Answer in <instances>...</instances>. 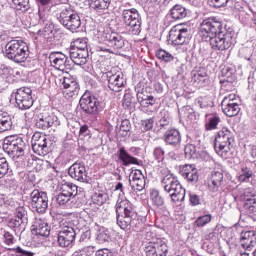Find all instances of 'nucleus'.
I'll return each mask as SVG.
<instances>
[{"label": "nucleus", "mask_w": 256, "mask_h": 256, "mask_svg": "<svg viewBox=\"0 0 256 256\" xmlns=\"http://www.w3.org/2000/svg\"><path fill=\"white\" fill-rule=\"evenodd\" d=\"M200 33L207 34L214 51H227L237 42V34L233 29L223 30V23L215 17L204 19L200 24Z\"/></svg>", "instance_id": "nucleus-1"}, {"label": "nucleus", "mask_w": 256, "mask_h": 256, "mask_svg": "<svg viewBox=\"0 0 256 256\" xmlns=\"http://www.w3.org/2000/svg\"><path fill=\"white\" fill-rule=\"evenodd\" d=\"M117 225L123 231H139L143 220L139 218L135 205L126 198H119L115 205Z\"/></svg>", "instance_id": "nucleus-2"}, {"label": "nucleus", "mask_w": 256, "mask_h": 256, "mask_svg": "<svg viewBox=\"0 0 256 256\" xmlns=\"http://www.w3.org/2000/svg\"><path fill=\"white\" fill-rule=\"evenodd\" d=\"M59 223L58 244L60 247H73L77 231H79V220L73 218H61L57 216Z\"/></svg>", "instance_id": "nucleus-3"}, {"label": "nucleus", "mask_w": 256, "mask_h": 256, "mask_svg": "<svg viewBox=\"0 0 256 256\" xmlns=\"http://www.w3.org/2000/svg\"><path fill=\"white\" fill-rule=\"evenodd\" d=\"M5 57L14 63H25L29 57V47L23 40L12 39L5 45Z\"/></svg>", "instance_id": "nucleus-4"}, {"label": "nucleus", "mask_w": 256, "mask_h": 256, "mask_svg": "<svg viewBox=\"0 0 256 256\" xmlns=\"http://www.w3.org/2000/svg\"><path fill=\"white\" fill-rule=\"evenodd\" d=\"M161 185L165 193H168L173 203L185 201V188H183L181 182H179L177 177H174L173 174H166L161 180Z\"/></svg>", "instance_id": "nucleus-5"}, {"label": "nucleus", "mask_w": 256, "mask_h": 256, "mask_svg": "<svg viewBox=\"0 0 256 256\" xmlns=\"http://www.w3.org/2000/svg\"><path fill=\"white\" fill-rule=\"evenodd\" d=\"M234 141L233 134L229 129L223 128L217 133L214 141V149L217 155H220L222 159H229L231 157V148Z\"/></svg>", "instance_id": "nucleus-6"}, {"label": "nucleus", "mask_w": 256, "mask_h": 256, "mask_svg": "<svg viewBox=\"0 0 256 256\" xmlns=\"http://www.w3.org/2000/svg\"><path fill=\"white\" fill-rule=\"evenodd\" d=\"M60 9L61 12L57 14L60 25H63L68 31L75 33L81 27V16H79V12L69 5Z\"/></svg>", "instance_id": "nucleus-7"}, {"label": "nucleus", "mask_w": 256, "mask_h": 256, "mask_svg": "<svg viewBox=\"0 0 256 256\" xmlns=\"http://www.w3.org/2000/svg\"><path fill=\"white\" fill-rule=\"evenodd\" d=\"M27 145L25 144V140L18 135H10L4 138L2 149L7 155L13 157L15 159H19V157H23L25 155V149Z\"/></svg>", "instance_id": "nucleus-8"}, {"label": "nucleus", "mask_w": 256, "mask_h": 256, "mask_svg": "<svg viewBox=\"0 0 256 256\" xmlns=\"http://www.w3.org/2000/svg\"><path fill=\"white\" fill-rule=\"evenodd\" d=\"M122 19L126 27H128L131 35H139L141 33V15L137 9H126L122 11Z\"/></svg>", "instance_id": "nucleus-9"}, {"label": "nucleus", "mask_w": 256, "mask_h": 256, "mask_svg": "<svg viewBox=\"0 0 256 256\" xmlns=\"http://www.w3.org/2000/svg\"><path fill=\"white\" fill-rule=\"evenodd\" d=\"M32 150L36 155L40 157H45V155H49L51 153V147L53 142L51 139L47 138L45 135H41V133L36 132L32 136L31 140Z\"/></svg>", "instance_id": "nucleus-10"}, {"label": "nucleus", "mask_w": 256, "mask_h": 256, "mask_svg": "<svg viewBox=\"0 0 256 256\" xmlns=\"http://www.w3.org/2000/svg\"><path fill=\"white\" fill-rule=\"evenodd\" d=\"M30 205L36 213L43 215L49 209V196L47 192L33 190L30 194Z\"/></svg>", "instance_id": "nucleus-11"}, {"label": "nucleus", "mask_w": 256, "mask_h": 256, "mask_svg": "<svg viewBox=\"0 0 256 256\" xmlns=\"http://www.w3.org/2000/svg\"><path fill=\"white\" fill-rule=\"evenodd\" d=\"M28 221L29 216L27 214V209H25L23 206H20L16 208L15 216L9 220L8 227L13 229L17 235L25 231V225L28 223Z\"/></svg>", "instance_id": "nucleus-12"}, {"label": "nucleus", "mask_w": 256, "mask_h": 256, "mask_svg": "<svg viewBox=\"0 0 256 256\" xmlns=\"http://www.w3.org/2000/svg\"><path fill=\"white\" fill-rule=\"evenodd\" d=\"M33 91L29 87H21L15 92V101L19 109L27 110L33 107Z\"/></svg>", "instance_id": "nucleus-13"}, {"label": "nucleus", "mask_w": 256, "mask_h": 256, "mask_svg": "<svg viewBox=\"0 0 256 256\" xmlns=\"http://www.w3.org/2000/svg\"><path fill=\"white\" fill-rule=\"evenodd\" d=\"M191 39L189 29L182 28L181 24L174 26L169 32V41L172 45H185Z\"/></svg>", "instance_id": "nucleus-14"}, {"label": "nucleus", "mask_w": 256, "mask_h": 256, "mask_svg": "<svg viewBox=\"0 0 256 256\" xmlns=\"http://www.w3.org/2000/svg\"><path fill=\"white\" fill-rule=\"evenodd\" d=\"M221 107L226 117H236L241 111V107H239V103H237V96L235 94L225 96L221 102Z\"/></svg>", "instance_id": "nucleus-15"}, {"label": "nucleus", "mask_w": 256, "mask_h": 256, "mask_svg": "<svg viewBox=\"0 0 256 256\" xmlns=\"http://www.w3.org/2000/svg\"><path fill=\"white\" fill-rule=\"evenodd\" d=\"M49 61L51 66L58 71H71V60L61 52H51Z\"/></svg>", "instance_id": "nucleus-16"}, {"label": "nucleus", "mask_w": 256, "mask_h": 256, "mask_svg": "<svg viewBox=\"0 0 256 256\" xmlns=\"http://www.w3.org/2000/svg\"><path fill=\"white\" fill-rule=\"evenodd\" d=\"M101 39L108 47H112V49H123L125 47V38L117 32L104 30Z\"/></svg>", "instance_id": "nucleus-17"}, {"label": "nucleus", "mask_w": 256, "mask_h": 256, "mask_svg": "<svg viewBox=\"0 0 256 256\" xmlns=\"http://www.w3.org/2000/svg\"><path fill=\"white\" fill-rule=\"evenodd\" d=\"M80 107L84 113H88L89 115H93L99 111V107L101 103L95 96H91L88 93H85L80 98Z\"/></svg>", "instance_id": "nucleus-18"}, {"label": "nucleus", "mask_w": 256, "mask_h": 256, "mask_svg": "<svg viewBox=\"0 0 256 256\" xmlns=\"http://www.w3.org/2000/svg\"><path fill=\"white\" fill-rule=\"evenodd\" d=\"M107 79L109 89L115 93H119V91L125 87V83H127L123 72H116L114 74L112 71L108 72Z\"/></svg>", "instance_id": "nucleus-19"}, {"label": "nucleus", "mask_w": 256, "mask_h": 256, "mask_svg": "<svg viewBox=\"0 0 256 256\" xmlns=\"http://www.w3.org/2000/svg\"><path fill=\"white\" fill-rule=\"evenodd\" d=\"M145 254L146 256H167L169 255V246L164 241L150 242L145 246Z\"/></svg>", "instance_id": "nucleus-20"}, {"label": "nucleus", "mask_w": 256, "mask_h": 256, "mask_svg": "<svg viewBox=\"0 0 256 256\" xmlns=\"http://www.w3.org/2000/svg\"><path fill=\"white\" fill-rule=\"evenodd\" d=\"M70 177L80 183H89V177L87 176V169L81 164H73L68 171Z\"/></svg>", "instance_id": "nucleus-21"}, {"label": "nucleus", "mask_w": 256, "mask_h": 256, "mask_svg": "<svg viewBox=\"0 0 256 256\" xmlns=\"http://www.w3.org/2000/svg\"><path fill=\"white\" fill-rule=\"evenodd\" d=\"M32 235H36L37 237H49L51 234V229L49 228V224L45 222V220L41 218H36L32 228Z\"/></svg>", "instance_id": "nucleus-22"}, {"label": "nucleus", "mask_w": 256, "mask_h": 256, "mask_svg": "<svg viewBox=\"0 0 256 256\" xmlns=\"http://www.w3.org/2000/svg\"><path fill=\"white\" fill-rule=\"evenodd\" d=\"M240 243L246 251H253L256 245V232L254 230L241 232Z\"/></svg>", "instance_id": "nucleus-23"}, {"label": "nucleus", "mask_w": 256, "mask_h": 256, "mask_svg": "<svg viewBox=\"0 0 256 256\" xmlns=\"http://www.w3.org/2000/svg\"><path fill=\"white\" fill-rule=\"evenodd\" d=\"M129 183L133 191H143V189H145V176L141 170H136L131 173Z\"/></svg>", "instance_id": "nucleus-24"}, {"label": "nucleus", "mask_w": 256, "mask_h": 256, "mask_svg": "<svg viewBox=\"0 0 256 256\" xmlns=\"http://www.w3.org/2000/svg\"><path fill=\"white\" fill-rule=\"evenodd\" d=\"M70 61L75 65H85L89 59V50H79L70 48Z\"/></svg>", "instance_id": "nucleus-25"}, {"label": "nucleus", "mask_w": 256, "mask_h": 256, "mask_svg": "<svg viewBox=\"0 0 256 256\" xmlns=\"http://www.w3.org/2000/svg\"><path fill=\"white\" fill-rule=\"evenodd\" d=\"M59 118L55 114L43 113L42 116L36 121L35 126L38 129H43V131L53 127L57 123Z\"/></svg>", "instance_id": "nucleus-26"}, {"label": "nucleus", "mask_w": 256, "mask_h": 256, "mask_svg": "<svg viewBox=\"0 0 256 256\" xmlns=\"http://www.w3.org/2000/svg\"><path fill=\"white\" fill-rule=\"evenodd\" d=\"M180 175L190 183H197L199 181V173L193 164L184 165L180 170Z\"/></svg>", "instance_id": "nucleus-27"}, {"label": "nucleus", "mask_w": 256, "mask_h": 256, "mask_svg": "<svg viewBox=\"0 0 256 256\" xmlns=\"http://www.w3.org/2000/svg\"><path fill=\"white\" fill-rule=\"evenodd\" d=\"M164 142L166 145H171V147H180L181 132L175 128L167 130L164 134Z\"/></svg>", "instance_id": "nucleus-28"}, {"label": "nucleus", "mask_w": 256, "mask_h": 256, "mask_svg": "<svg viewBox=\"0 0 256 256\" xmlns=\"http://www.w3.org/2000/svg\"><path fill=\"white\" fill-rule=\"evenodd\" d=\"M88 5L98 15H105L111 5V0H86Z\"/></svg>", "instance_id": "nucleus-29"}, {"label": "nucleus", "mask_w": 256, "mask_h": 256, "mask_svg": "<svg viewBox=\"0 0 256 256\" xmlns=\"http://www.w3.org/2000/svg\"><path fill=\"white\" fill-rule=\"evenodd\" d=\"M117 156L124 167H128V165H139V160L127 153V150L123 146L118 148Z\"/></svg>", "instance_id": "nucleus-30"}, {"label": "nucleus", "mask_w": 256, "mask_h": 256, "mask_svg": "<svg viewBox=\"0 0 256 256\" xmlns=\"http://www.w3.org/2000/svg\"><path fill=\"white\" fill-rule=\"evenodd\" d=\"M187 8L181 4H176L170 10V16L174 21H181V19H185L187 17Z\"/></svg>", "instance_id": "nucleus-31"}, {"label": "nucleus", "mask_w": 256, "mask_h": 256, "mask_svg": "<svg viewBox=\"0 0 256 256\" xmlns=\"http://www.w3.org/2000/svg\"><path fill=\"white\" fill-rule=\"evenodd\" d=\"M223 185V173L213 172L211 176V183L209 184V189L213 193L219 191V187Z\"/></svg>", "instance_id": "nucleus-32"}, {"label": "nucleus", "mask_w": 256, "mask_h": 256, "mask_svg": "<svg viewBox=\"0 0 256 256\" xmlns=\"http://www.w3.org/2000/svg\"><path fill=\"white\" fill-rule=\"evenodd\" d=\"M13 127V119L7 113L0 114V133L10 131Z\"/></svg>", "instance_id": "nucleus-33"}, {"label": "nucleus", "mask_w": 256, "mask_h": 256, "mask_svg": "<svg viewBox=\"0 0 256 256\" xmlns=\"http://www.w3.org/2000/svg\"><path fill=\"white\" fill-rule=\"evenodd\" d=\"M60 191L67 194L71 199H75V197H77L78 187H77V185H75L71 182H66L61 185Z\"/></svg>", "instance_id": "nucleus-34"}, {"label": "nucleus", "mask_w": 256, "mask_h": 256, "mask_svg": "<svg viewBox=\"0 0 256 256\" xmlns=\"http://www.w3.org/2000/svg\"><path fill=\"white\" fill-rule=\"evenodd\" d=\"M207 122L205 124L206 131H213V129H217V125L221 123V118L217 114H208L206 115Z\"/></svg>", "instance_id": "nucleus-35"}, {"label": "nucleus", "mask_w": 256, "mask_h": 256, "mask_svg": "<svg viewBox=\"0 0 256 256\" xmlns=\"http://www.w3.org/2000/svg\"><path fill=\"white\" fill-rule=\"evenodd\" d=\"M150 199H151L152 205H153V207H155V209H163V207L165 205V199L161 196V194H159V192L157 190H153L150 193Z\"/></svg>", "instance_id": "nucleus-36"}, {"label": "nucleus", "mask_w": 256, "mask_h": 256, "mask_svg": "<svg viewBox=\"0 0 256 256\" xmlns=\"http://www.w3.org/2000/svg\"><path fill=\"white\" fill-rule=\"evenodd\" d=\"M222 77H224V79L220 80L222 87H227V85H231V83L233 82V69L229 67H224L222 69Z\"/></svg>", "instance_id": "nucleus-37"}, {"label": "nucleus", "mask_w": 256, "mask_h": 256, "mask_svg": "<svg viewBox=\"0 0 256 256\" xmlns=\"http://www.w3.org/2000/svg\"><path fill=\"white\" fill-rule=\"evenodd\" d=\"M137 100H138V103H140L141 107H149V105L153 106V104L156 101L155 97L147 96L143 93L137 94Z\"/></svg>", "instance_id": "nucleus-38"}, {"label": "nucleus", "mask_w": 256, "mask_h": 256, "mask_svg": "<svg viewBox=\"0 0 256 256\" xmlns=\"http://www.w3.org/2000/svg\"><path fill=\"white\" fill-rule=\"evenodd\" d=\"M192 81L193 83H196V85L203 87V85H207V83H209V76H207V73L205 72H196L192 76Z\"/></svg>", "instance_id": "nucleus-39"}, {"label": "nucleus", "mask_w": 256, "mask_h": 256, "mask_svg": "<svg viewBox=\"0 0 256 256\" xmlns=\"http://www.w3.org/2000/svg\"><path fill=\"white\" fill-rule=\"evenodd\" d=\"M79 89V83L72 84L71 86L64 88L63 95L68 99H71V97H77V95H79Z\"/></svg>", "instance_id": "nucleus-40"}, {"label": "nucleus", "mask_w": 256, "mask_h": 256, "mask_svg": "<svg viewBox=\"0 0 256 256\" xmlns=\"http://www.w3.org/2000/svg\"><path fill=\"white\" fill-rule=\"evenodd\" d=\"M156 57L160 61H164V63H171V61L175 59V57H173L171 53L163 49H159L156 51Z\"/></svg>", "instance_id": "nucleus-41"}, {"label": "nucleus", "mask_w": 256, "mask_h": 256, "mask_svg": "<svg viewBox=\"0 0 256 256\" xmlns=\"http://www.w3.org/2000/svg\"><path fill=\"white\" fill-rule=\"evenodd\" d=\"M96 239L98 243H107L110 239L109 230L105 227H100L97 231Z\"/></svg>", "instance_id": "nucleus-42"}, {"label": "nucleus", "mask_w": 256, "mask_h": 256, "mask_svg": "<svg viewBox=\"0 0 256 256\" xmlns=\"http://www.w3.org/2000/svg\"><path fill=\"white\" fill-rule=\"evenodd\" d=\"M185 158L186 159H197V147L193 144H187L184 148Z\"/></svg>", "instance_id": "nucleus-43"}, {"label": "nucleus", "mask_w": 256, "mask_h": 256, "mask_svg": "<svg viewBox=\"0 0 256 256\" xmlns=\"http://www.w3.org/2000/svg\"><path fill=\"white\" fill-rule=\"evenodd\" d=\"M70 49H78L79 51H89L87 48V38H77L74 40Z\"/></svg>", "instance_id": "nucleus-44"}, {"label": "nucleus", "mask_w": 256, "mask_h": 256, "mask_svg": "<svg viewBox=\"0 0 256 256\" xmlns=\"http://www.w3.org/2000/svg\"><path fill=\"white\" fill-rule=\"evenodd\" d=\"M170 122L171 118H169V114L167 112H161V118L157 122V127H159V129H167Z\"/></svg>", "instance_id": "nucleus-45"}, {"label": "nucleus", "mask_w": 256, "mask_h": 256, "mask_svg": "<svg viewBox=\"0 0 256 256\" xmlns=\"http://www.w3.org/2000/svg\"><path fill=\"white\" fill-rule=\"evenodd\" d=\"M251 177H253V170H251V168H248V167H242L241 173L238 176V180L241 183H243L245 181H249V179H251Z\"/></svg>", "instance_id": "nucleus-46"}, {"label": "nucleus", "mask_w": 256, "mask_h": 256, "mask_svg": "<svg viewBox=\"0 0 256 256\" xmlns=\"http://www.w3.org/2000/svg\"><path fill=\"white\" fill-rule=\"evenodd\" d=\"M246 213H256V196H252L250 200L243 205Z\"/></svg>", "instance_id": "nucleus-47"}, {"label": "nucleus", "mask_w": 256, "mask_h": 256, "mask_svg": "<svg viewBox=\"0 0 256 256\" xmlns=\"http://www.w3.org/2000/svg\"><path fill=\"white\" fill-rule=\"evenodd\" d=\"M9 173V162L7 158L0 156V179H3L5 175Z\"/></svg>", "instance_id": "nucleus-48"}, {"label": "nucleus", "mask_w": 256, "mask_h": 256, "mask_svg": "<svg viewBox=\"0 0 256 256\" xmlns=\"http://www.w3.org/2000/svg\"><path fill=\"white\" fill-rule=\"evenodd\" d=\"M72 199L73 198H71V196H68L67 194H65V192H62L61 190L60 193L56 196V202L60 206L67 205V203H69Z\"/></svg>", "instance_id": "nucleus-49"}, {"label": "nucleus", "mask_w": 256, "mask_h": 256, "mask_svg": "<svg viewBox=\"0 0 256 256\" xmlns=\"http://www.w3.org/2000/svg\"><path fill=\"white\" fill-rule=\"evenodd\" d=\"M18 11H27L29 9V0H11Z\"/></svg>", "instance_id": "nucleus-50"}, {"label": "nucleus", "mask_w": 256, "mask_h": 256, "mask_svg": "<svg viewBox=\"0 0 256 256\" xmlns=\"http://www.w3.org/2000/svg\"><path fill=\"white\" fill-rule=\"evenodd\" d=\"M207 223H211V215L210 214L199 216L195 220L196 227H205V225H207Z\"/></svg>", "instance_id": "nucleus-51"}, {"label": "nucleus", "mask_w": 256, "mask_h": 256, "mask_svg": "<svg viewBox=\"0 0 256 256\" xmlns=\"http://www.w3.org/2000/svg\"><path fill=\"white\" fill-rule=\"evenodd\" d=\"M153 157L156 159V161H163L165 159V150L161 146H157L153 150Z\"/></svg>", "instance_id": "nucleus-52"}, {"label": "nucleus", "mask_w": 256, "mask_h": 256, "mask_svg": "<svg viewBox=\"0 0 256 256\" xmlns=\"http://www.w3.org/2000/svg\"><path fill=\"white\" fill-rule=\"evenodd\" d=\"M77 80L72 76H64L62 81L63 89H67V87H71L72 85L77 84Z\"/></svg>", "instance_id": "nucleus-53"}, {"label": "nucleus", "mask_w": 256, "mask_h": 256, "mask_svg": "<svg viewBox=\"0 0 256 256\" xmlns=\"http://www.w3.org/2000/svg\"><path fill=\"white\" fill-rule=\"evenodd\" d=\"M93 201L96 205H103L107 201V194L95 193L93 195Z\"/></svg>", "instance_id": "nucleus-54"}, {"label": "nucleus", "mask_w": 256, "mask_h": 256, "mask_svg": "<svg viewBox=\"0 0 256 256\" xmlns=\"http://www.w3.org/2000/svg\"><path fill=\"white\" fill-rule=\"evenodd\" d=\"M179 115H181V117H183L184 119H189V117H193V108H191L190 106H184L179 111Z\"/></svg>", "instance_id": "nucleus-55"}, {"label": "nucleus", "mask_w": 256, "mask_h": 256, "mask_svg": "<svg viewBox=\"0 0 256 256\" xmlns=\"http://www.w3.org/2000/svg\"><path fill=\"white\" fill-rule=\"evenodd\" d=\"M154 123H155V120L153 118H148L141 121V127L145 131H151V129H153Z\"/></svg>", "instance_id": "nucleus-56"}, {"label": "nucleus", "mask_w": 256, "mask_h": 256, "mask_svg": "<svg viewBox=\"0 0 256 256\" xmlns=\"http://www.w3.org/2000/svg\"><path fill=\"white\" fill-rule=\"evenodd\" d=\"M208 4L211 7H216V8H221V7H226L227 4L229 3V0H207Z\"/></svg>", "instance_id": "nucleus-57"}, {"label": "nucleus", "mask_w": 256, "mask_h": 256, "mask_svg": "<svg viewBox=\"0 0 256 256\" xmlns=\"http://www.w3.org/2000/svg\"><path fill=\"white\" fill-rule=\"evenodd\" d=\"M133 95H131V93H125L124 94V98H123V107H125L126 109H129V107H131V105H133Z\"/></svg>", "instance_id": "nucleus-58"}, {"label": "nucleus", "mask_w": 256, "mask_h": 256, "mask_svg": "<svg viewBox=\"0 0 256 256\" xmlns=\"http://www.w3.org/2000/svg\"><path fill=\"white\" fill-rule=\"evenodd\" d=\"M38 13L42 23L49 21V10L45 11V7H39Z\"/></svg>", "instance_id": "nucleus-59"}, {"label": "nucleus", "mask_w": 256, "mask_h": 256, "mask_svg": "<svg viewBox=\"0 0 256 256\" xmlns=\"http://www.w3.org/2000/svg\"><path fill=\"white\" fill-rule=\"evenodd\" d=\"M3 237L5 245H13L15 243V237L8 231H4Z\"/></svg>", "instance_id": "nucleus-60"}, {"label": "nucleus", "mask_w": 256, "mask_h": 256, "mask_svg": "<svg viewBox=\"0 0 256 256\" xmlns=\"http://www.w3.org/2000/svg\"><path fill=\"white\" fill-rule=\"evenodd\" d=\"M120 131H123L124 133H129V131H131V121H129L128 119L122 120L120 125Z\"/></svg>", "instance_id": "nucleus-61"}, {"label": "nucleus", "mask_w": 256, "mask_h": 256, "mask_svg": "<svg viewBox=\"0 0 256 256\" xmlns=\"http://www.w3.org/2000/svg\"><path fill=\"white\" fill-rule=\"evenodd\" d=\"M253 197H256L255 194H253V190H251V188H246L242 195V199L245 203H247L248 200L253 199Z\"/></svg>", "instance_id": "nucleus-62"}, {"label": "nucleus", "mask_w": 256, "mask_h": 256, "mask_svg": "<svg viewBox=\"0 0 256 256\" xmlns=\"http://www.w3.org/2000/svg\"><path fill=\"white\" fill-rule=\"evenodd\" d=\"M189 201H190L191 205L196 206V205H199L201 199L199 198V196L197 194L190 193Z\"/></svg>", "instance_id": "nucleus-63"}, {"label": "nucleus", "mask_w": 256, "mask_h": 256, "mask_svg": "<svg viewBox=\"0 0 256 256\" xmlns=\"http://www.w3.org/2000/svg\"><path fill=\"white\" fill-rule=\"evenodd\" d=\"M95 256H113V252L107 248H104L96 251Z\"/></svg>", "instance_id": "nucleus-64"}]
</instances>
